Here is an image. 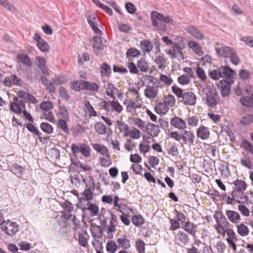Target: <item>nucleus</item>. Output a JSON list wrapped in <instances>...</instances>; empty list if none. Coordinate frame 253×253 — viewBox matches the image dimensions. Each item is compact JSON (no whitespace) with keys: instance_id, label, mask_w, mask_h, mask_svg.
<instances>
[{"instance_id":"nucleus-53","label":"nucleus","mask_w":253,"mask_h":253,"mask_svg":"<svg viewBox=\"0 0 253 253\" xmlns=\"http://www.w3.org/2000/svg\"><path fill=\"white\" fill-rule=\"evenodd\" d=\"M140 52L134 47L129 48L126 52V57H135L140 55Z\"/></svg>"},{"instance_id":"nucleus-23","label":"nucleus","mask_w":253,"mask_h":253,"mask_svg":"<svg viewBox=\"0 0 253 253\" xmlns=\"http://www.w3.org/2000/svg\"><path fill=\"white\" fill-rule=\"evenodd\" d=\"M10 170L14 174L18 177L23 175L25 172V169L16 163L12 164L10 166Z\"/></svg>"},{"instance_id":"nucleus-7","label":"nucleus","mask_w":253,"mask_h":253,"mask_svg":"<svg viewBox=\"0 0 253 253\" xmlns=\"http://www.w3.org/2000/svg\"><path fill=\"white\" fill-rule=\"evenodd\" d=\"M151 16L153 17L155 19H158L160 21H163L166 24L173 25V20L169 15L165 16L163 13L153 11L151 12Z\"/></svg>"},{"instance_id":"nucleus-10","label":"nucleus","mask_w":253,"mask_h":253,"mask_svg":"<svg viewBox=\"0 0 253 253\" xmlns=\"http://www.w3.org/2000/svg\"><path fill=\"white\" fill-rule=\"evenodd\" d=\"M4 85L8 87L12 85L21 86L22 81L15 75H11L6 77V80L4 81Z\"/></svg>"},{"instance_id":"nucleus-34","label":"nucleus","mask_w":253,"mask_h":253,"mask_svg":"<svg viewBox=\"0 0 253 253\" xmlns=\"http://www.w3.org/2000/svg\"><path fill=\"white\" fill-rule=\"evenodd\" d=\"M118 248V246L114 241L109 240L106 244V251L109 253H115Z\"/></svg>"},{"instance_id":"nucleus-21","label":"nucleus","mask_w":253,"mask_h":253,"mask_svg":"<svg viewBox=\"0 0 253 253\" xmlns=\"http://www.w3.org/2000/svg\"><path fill=\"white\" fill-rule=\"evenodd\" d=\"M111 218L110 220L109 225L108 227L107 230L108 233H113L115 232L116 229L115 227L117 226L118 221L117 215L114 214L112 212H110Z\"/></svg>"},{"instance_id":"nucleus-33","label":"nucleus","mask_w":253,"mask_h":253,"mask_svg":"<svg viewBox=\"0 0 253 253\" xmlns=\"http://www.w3.org/2000/svg\"><path fill=\"white\" fill-rule=\"evenodd\" d=\"M137 66L138 69H140L142 72H146L148 71L149 69L148 64L145 61L144 58H141L138 60L137 62Z\"/></svg>"},{"instance_id":"nucleus-16","label":"nucleus","mask_w":253,"mask_h":253,"mask_svg":"<svg viewBox=\"0 0 253 253\" xmlns=\"http://www.w3.org/2000/svg\"><path fill=\"white\" fill-rule=\"evenodd\" d=\"M83 83L84 89L92 92H97L99 90V85L96 83L84 80Z\"/></svg>"},{"instance_id":"nucleus-44","label":"nucleus","mask_w":253,"mask_h":253,"mask_svg":"<svg viewBox=\"0 0 253 253\" xmlns=\"http://www.w3.org/2000/svg\"><path fill=\"white\" fill-rule=\"evenodd\" d=\"M178 236L179 241L184 246L186 245L189 243V237L185 232L179 231L178 233Z\"/></svg>"},{"instance_id":"nucleus-26","label":"nucleus","mask_w":253,"mask_h":253,"mask_svg":"<svg viewBox=\"0 0 253 253\" xmlns=\"http://www.w3.org/2000/svg\"><path fill=\"white\" fill-rule=\"evenodd\" d=\"M213 217L215 219L217 225H223V224L227 221L225 216L221 211H216Z\"/></svg>"},{"instance_id":"nucleus-15","label":"nucleus","mask_w":253,"mask_h":253,"mask_svg":"<svg viewBox=\"0 0 253 253\" xmlns=\"http://www.w3.org/2000/svg\"><path fill=\"white\" fill-rule=\"evenodd\" d=\"M234 50V48L233 47L225 46L216 48V51L218 55L224 58H229Z\"/></svg>"},{"instance_id":"nucleus-51","label":"nucleus","mask_w":253,"mask_h":253,"mask_svg":"<svg viewBox=\"0 0 253 253\" xmlns=\"http://www.w3.org/2000/svg\"><path fill=\"white\" fill-rule=\"evenodd\" d=\"M40 108L46 111L51 110L53 108V104L50 101H43L40 104Z\"/></svg>"},{"instance_id":"nucleus-37","label":"nucleus","mask_w":253,"mask_h":253,"mask_svg":"<svg viewBox=\"0 0 253 253\" xmlns=\"http://www.w3.org/2000/svg\"><path fill=\"white\" fill-rule=\"evenodd\" d=\"M118 243L124 250L128 249L130 247V243L129 239L124 238H118L117 240Z\"/></svg>"},{"instance_id":"nucleus-56","label":"nucleus","mask_w":253,"mask_h":253,"mask_svg":"<svg viewBox=\"0 0 253 253\" xmlns=\"http://www.w3.org/2000/svg\"><path fill=\"white\" fill-rule=\"evenodd\" d=\"M59 114L62 117V118L65 120L69 119V112L64 106H59Z\"/></svg>"},{"instance_id":"nucleus-43","label":"nucleus","mask_w":253,"mask_h":253,"mask_svg":"<svg viewBox=\"0 0 253 253\" xmlns=\"http://www.w3.org/2000/svg\"><path fill=\"white\" fill-rule=\"evenodd\" d=\"M80 148V152L84 157L90 156L91 149L88 145L85 143H82Z\"/></svg>"},{"instance_id":"nucleus-11","label":"nucleus","mask_w":253,"mask_h":253,"mask_svg":"<svg viewBox=\"0 0 253 253\" xmlns=\"http://www.w3.org/2000/svg\"><path fill=\"white\" fill-rule=\"evenodd\" d=\"M146 128L148 134L152 137L158 136L160 132L159 126L150 122L146 125Z\"/></svg>"},{"instance_id":"nucleus-63","label":"nucleus","mask_w":253,"mask_h":253,"mask_svg":"<svg viewBox=\"0 0 253 253\" xmlns=\"http://www.w3.org/2000/svg\"><path fill=\"white\" fill-rule=\"evenodd\" d=\"M60 205L63 208L67 210V211H72L74 209L73 205L68 201L61 203Z\"/></svg>"},{"instance_id":"nucleus-40","label":"nucleus","mask_w":253,"mask_h":253,"mask_svg":"<svg viewBox=\"0 0 253 253\" xmlns=\"http://www.w3.org/2000/svg\"><path fill=\"white\" fill-rule=\"evenodd\" d=\"M91 234L93 237L98 236L101 237L103 234V230L102 227L97 225L93 226L90 229Z\"/></svg>"},{"instance_id":"nucleus-29","label":"nucleus","mask_w":253,"mask_h":253,"mask_svg":"<svg viewBox=\"0 0 253 253\" xmlns=\"http://www.w3.org/2000/svg\"><path fill=\"white\" fill-rule=\"evenodd\" d=\"M86 206H87V210L90 211L89 214L91 216H96L98 214L99 208L96 204L88 202L86 203Z\"/></svg>"},{"instance_id":"nucleus-19","label":"nucleus","mask_w":253,"mask_h":253,"mask_svg":"<svg viewBox=\"0 0 253 253\" xmlns=\"http://www.w3.org/2000/svg\"><path fill=\"white\" fill-rule=\"evenodd\" d=\"M183 137L182 139L184 144H187L188 143L193 144L194 142L195 135L190 131L184 130L183 131Z\"/></svg>"},{"instance_id":"nucleus-8","label":"nucleus","mask_w":253,"mask_h":253,"mask_svg":"<svg viewBox=\"0 0 253 253\" xmlns=\"http://www.w3.org/2000/svg\"><path fill=\"white\" fill-rule=\"evenodd\" d=\"M226 81L224 80H220L218 82L217 85L220 87L221 95L222 97H225L229 95L230 94L231 85L228 84Z\"/></svg>"},{"instance_id":"nucleus-5","label":"nucleus","mask_w":253,"mask_h":253,"mask_svg":"<svg viewBox=\"0 0 253 253\" xmlns=\"http://www.w3.org/2000/svg\"><path fill=\"white\" fill-rule=\"evenodd\" d=\"M240 102L243 106L253 108V90L252 88L249 90V93L240 98Z\"/></svg>"},{"instance_id":"nucleus-52","label":"nucleus","mask_w":253,"mask_h":253,"mask_svg":"<svg viewBox=\"0 0 253 253\" xmlns=\"http://www.w3.org/2000/svg\"><path fill=\"white\" fill-rule=\"evenodd\" d=\"M136 248L138 253H145V243L141 240L135 241Z\"/></svg>"},{"instance_id":"nucleus-36","label":"nucleus","mask_w":253,"mask_h":253,"mask_svg":"<svg viewBox=\"0 0 253 253\" xmlns=\"http://www.w3.org/2000/svg\"><path fill=\"white\" fill-rule=\"evenodd\" d=\"M40 127L42 131L47 134H51L53 132V127L48 123H42L40 125Z\"/></svg>"},{"instance_id":"nucleus-32","label":"nucleus","mask_w":253,"mask_h":253,"mask_svg":"<svg viewBox=\"0 0 253 253\" xmlns=\"http://www.w3.org/2000/svg\"><path fill=\"white\" fill-rule=\"evenodd\" d=\"M116 211L122 213V215H124L126 216H130V213L133 212L132 209L125 204H123Z\"/></svg>"},{"instance_id":"nucleus-2","label":"nucleus","mask_w":253,"mask_h":253,"mask_svg":"<svg viewBox=\"0 0 253 253\" xmlns=\"http://www.w3.org/2000/svg\"><path fill=\"white\" fill-rule=\"evenodd\" d=\"M0 229L6 235L13 237L19 231V225L16 222L7 220L1 226Z\"/></svg>"},{"instance_id":"nucleus-28","label":"nucleus","mask_w":253,"mask_h":253,"mask_svg":"<svg viewBox=\"0 0 253 253\" xmlns=\"http://www.w3.org/2000/svg\"><path fill=\"white\" fill-rule=\"evenodd\" d=\"M84 80H76L70 83V87L75 91H80L84 90L83 84Z\"/></svg>"},{"instance_id":"nucleus-12","label":"nucleus","mask_w":253,"mask_h":253,"mask_svg":"<svg viewBox=\"0 0 253 253\" xmlns=\"http://www.w3.org/2000/svg\"><path fill=\"white\" fill-rule=\"evenodd\" d=\"M196 134L197 137L202 140H206L210 137L209 128L204 126H200L197 130Z\"/></svg>"},{"instance_id":"nucleus-1","label":"nucleus","mask_w":253,"mask_h":253,"mask_svg":"<svg viewBox=\"0 0 253 253\" xmlns=\"http://www.w3.org/2000/svg\"><path fill=\"white\" fill-rule=\"evenodd\" d=\"M205 90H207L205 92L207 105L212 108L215 107L218 104L220 99L216 89L211 86H207Z\"/></svg>"},{"instance_id":"nucleus-17","label":"nucleus","mask_w":253,"mask_h":253,"mask_svg":"<svg viewBox=\"0 0 253 253\" xmlns=\"http://www.w3.org/2000/svg\"><path fill=\"white\" fill-rule=\"evenodd\" d=\"M185 30L190 35L196 39L202 40L203 38V35L201 33L200 30L194 27V26L190 25L186 27Z\"/></svg>"},{"instance_id":"nucleus-41","label":"nucleus","mask_w":253,"mask_h":253,"mask_svg":"<svg viewBox=\"0 0 253 253\" xmlns=\"http://www.w3.org/2000/svg\"><path fill=\"white\" fill-rule=\"evenodd\" d=\"M233 184L235 186L236 189L242 191H245L247 186L245 181L238 179L234 181Z\"/></svg>"},{"instance_id":"nucleus-60","label":"nucleus","mask_w":253,"mask_h":253,"mask_svg":"<svg viewBox=\"0 0 253 253\" xmlns=\"http://www.w3.org/2000/svg\"><path fill=\"white\" fill-rule=\"evenodd\" d=\"M93 41L94 42V47L100 50L103 49V48L101 47V45L103 44L101 37L98 36H95L93 37Z\"/></svg>"},{"instance_id":"nucleus-14","label":"nucleus","mask_w":253,"mask_h":253,"mask_svg":"<svg viewBox=\"0 0 253 253\" xmlns=\"http://www.w3.org/2000/svg\"><path fill=\"white\" fill-rule=\"evenodd\" d=\"M225 213L229 220L233 223L237 224L241 220V216L237 211L232 210H226Z\"/></svg>"},{"instance_id":"nucleus-13","label":"nucleus","mask_w":253,"mask_h":253,"mask_svg":"<svg viewBox=\"0 0 253 253\" xmlns=\"http://www.w3.org/2000/svg\"><path fill=\"white\" fill-rule=\"evenodd\" d=\"M170 123L171 126L179 129H183L186 127L185 121L178 117L171 118Z\"/></svg>"},{"instance_id":"nucleus-59","label":"nucleus","mask_w":253,"mask_h":253,"mask_svg":"<svg viewBox=\"0 0 253 253\" xmlns=\"http://www.w3.org/2000/svg\"><path fill=\"white\" fill-rule=\"evenodd\" d=\"M37 46L42 52H47L49 49L48 43L45 41H42L40 43H37Z\"/></svg>"},{"instance_id":"nucleus-64","label":"nucleus","mask_w":253,"mask_h":253,"mask_svg":"<svg viewBox=\"0 0 253 253\" xmlns=\"http://www.w3.org/2000/svg\"><path fill=\"white\" fill-rule=\"evenodd\" d=\"M59 126L62 130L67 134L69 133V129L67 126V122L63 119H59L58 120Z\"/></svg>"},{"instance_id":"nucleus-24","label":"nucleus","mask_w":253,"mask_h":253,"mask_svg":"<svg viewBox=\"0 0 253 253\" xmlns=\"http://www.w3.org/2000/svg\"><path fill=\"white\" fill-rule=\"evenodd\" d=\"M165 103H158L156 105L155 111L157 114H166L169 111V108Z\"/></svg>"},{"instance_id":"nucleus-46","label":"nucleus","mask_w":253,"mask_h":253,"mask_svg":"<svg viewBox=\"0 0 253 253\" xmlns=\"http://www.w3.org/2000/svg\"><path fill=\"white\" fill-rule=\"evenodd\" d=\"M26 127L27 129L33 134L40 136L41 133L38 129L32 124V123H28L26 124Z\"/></svg>"},{"instance_id":"nucleus-55","label":"nucleus","mask_w":253,"mask_h":253,"mask_svg":"<svg viewBox=\"0 0 253 253\" xmlns=\"http://www.w3.org/2000/svg\"><path fill=\"white\" fill-rule=\"evenodd\" d=\"M168 132H166L169 136L175 140L179 141L180 139H182V137H183V132H182L180 134H179L177 131H171L169 132L170 130H167Z\"/></svg>"},{"instance_id":"nucleus-31","label":"nucleus","mask_w":253,"mask_h":253,"mask_svg":"<svg viewBox=\"0 0 253 253\" xmlns=\"http://www.w3.org/2000/svg\"><path fill=\"white\" fill-rule=\"evenodd\" d=\"M158 92V89H155L154 86H149L144 90L145 96L148 98H154Z\"/></svg>"},{"instance_id":"nucleus-35","label":"nucleus","mask_w":253,"mask_h":253,"mask_svg":"<svg viewBox=\"0 0 253 253\" xmlns=\"http://www.w3.org/2000/svg\"><path fill=\"white\" fill-rule=\"evenodd\" d=\"M132 223L136 226H139L144 223V219L140 215H134L131 218Z\"/></svg>"},{"instance_id":"nucleus-6","label":"nucleus","mask_w":253,"mask_h":253,"mask_svg":"<svg viewBox=\"0 0 253 253\" xmlns=\"http://www.w3.org/2000/svg\"><path fill=\"white\" fill-rule=\"evenodd\" d=\"M35 64L41 69L43 74L47 76L49 75V73L46 66V61L44 57L42 56L36 57Z\"/></svg>"},{"instance_id":"nucleus-62","label":"nucleus","mask_w":253,"mask_h":253,"mask_svg":"<svg viewBox=\"0 0 253 253\" xmlns=\"http://www.w3.org/2000/svg\"><path fill=\"white\" fill-rule=\"evenodd\" d=\"M110 105L111 106L112 109L118 113L121 112L123 110L122 106L118 101H112L110 102Z\"/></svg>"},{"instance_id":"nucleus-27","label":"nucleus","mask_w":253,"mask_h":253,"mask_svg":"<svg viewBox=\"0 0 253 253\" xmlns=\"http://www.w3.org/2000/svg\"><path fill=\"white\" fill-rule=\"evenodd\" d=\"M111 67L107 63H103L100 66V73L102 76H109L111 74Z\"/></svg>"},{"instance_id":"nucleus-47","label":"nucleus","mask_w":253,"mask_h":253,"mask_svg":"<svg viewBox=\"0 0 253 253\" xmlns=\"http://www.w3.org/2000/svg\"><path fill=\"white\" fill-rule=\"evenodd\" d=\"M253 123V115L248 114L241 119L240 123L244 126L249 125Z\"/></svg>"},{"instance_id":"nucleus-42","label":"nucleus","mask_w":253,"mask_h":253,"mask_svg":"<svg viewBox=\"0 0 253 253\" xmlns=\"http://www.w3.org/2000/svg\"><path fill=\"white\" fill-rule=\"evenodd\" d=\"M141 47L146 52H149L152 49L153 45L148 40H143L140 42Z\"/></svg>"},{"instance_id":"nucleus-30","label":"nucleus","mask_w":253,"mask_h":253,"mask_svg":"<svg viewBox=\"0 0 253 253\" xmlns=\"http://www.w3.org/2000/svg\"><path fill=\"white\" fill-rule=\"evenodd\" d=\"M93 148L97 152L100 153L102 155H105L109 157L108 155V150L107 148L104 145L95 143L92 145Z\"/></svg>"},{"instance_id":"nucleus-9","label":"nucleus","mask_w":253,"mask_h":253,"mask_svg":"<svg viewBox=\"0 0 253 253\" xmlns=\"http://www.w3.org/2000/svg\"><path fill=\"white\" fill-rule=\"evenodd\" d=\"M183 103L186 105H194L196 102V97L194 93L190 91L184 92L182 97Z\"/></svg>"},{"instance_id":"nucleus-57","label":"nucleus","mask_w":253,"mask_h":253,"mask_svg":"<svg viewBox=\"0 0 253 253\" xmlns=\"http://www.w3.org/2000/svg\"><path fill=\"white\" fill-rule=\"evenodd\" d=\"M242 147L251 154H253V145L247 139L243 140L242 142Z\"/></svg>"},{"instance_id":"nucleus-25","label":"nucleus","mask_w":253,"mask_h":253,"mask_svg":"<svg viewBox=\"0 0 253 253\" xmlns=\"http://www.w3.org/2000/svg\"><path fill=\"white\" fill-rule=\"evenodd\" d=\"M237 233L242 237H244L249 234V229L248 227L243 223L236 225Z\"/></svg>"},{"instance_id":"nucleus-48","label":"nucleus","mask_w":253,"mask_h":253,"mask_svg":"<svg viewBox=\"0 0 253 253\" xmlns=\"http://www.w3.org/2000/svg\"><path fill=\"white\" fill-rule=\"evenodd\" d=\"M251 87H248L242 89L239 87V85H238L236 88L235 89V93L237 96H241V97L244 96L247 94V93H249V90L251 89Z\"/></svg>"},{"instance_id":"nucleus-58","label":"nucleus","mask_w":253,"mask_h":253,"mask_svg":"<svg viewBox=\"0 0 253 253\" xmlns=\"http://www.w3.org/2000/svg\"><path fill=\"white\" fill-rule=\"evenodd\" d=\"M196 74L202 81H205L207 78L205 71L200 66L196 68Z\"/></svg>"},{"instance_id":"nucleus-3","label":"nucleus","mask_w":253,"mask_h":253,"mask_svg":"<svg viewBox=\"0 0 253 253\" xmlns=\"http://www.w3.org/2000/svg\"><path fill=\"white\" fill-rule=\"evenodd\" d=\"M89 178L91 182V185L90 187L85 189L82 194L81 198H79V202L80 203L84 202V201H89L92 200L93 198V191L95 190V183L93 177L89 176Z\"/></svg>"},{"instance_id":"nucleus-39","label":"nucleus","mask_w":253,"mask_h":253,"mask_svg":"<svg viewBox=\"0 0 253 253\" xmlns=\"http://www.w3.org/2000/svg\"><path fill=\"white\" fill-rule=\"evenodd\" d=\"M18 102H11L9 104V109L11 111L14 112L15 114L20 115L22 114V108H20Z\"/></svg>"},{"instance_id":"nucleus-4","label":"nucleus","mask_w":253,"mask_h":253,"mask_svg":"<svg viewBox=\"0 0 253 253\" xmlns=\"http://www.w3.org/2000/svg\"><path fill=\"white\" fill-rule=\"evenodd\" d=\"M220 68L222 77L225 79V82L228 84H232L234 83L233 77L236 75L235 71L228 66H221Z\"/></svg>"},{"instance_id":"nucleus-54","label":"nucleus","mask_w":253,"mask_h":253,"mask_svg":"<svg viewBox=\"0 0 253 253\" xmlns=\"http://www.w3.org/2000/svg\"><path fill=\"white\" fill-rule=\"evenodd\" d=\"M177 81L181 85H186L190 83L191 80L186 75H182L177 78Z\"/></svg>"},{"instance_id":"nucleus-18","label":"nucleus","mask_w":253,"mask_h":253,"mask_svg":"<svg viewBox=\"0 0 253 253\" xmlns=\"http://www.w3.org/2000/svg\"><path fill=\"white\" fill-rule=\"evenodd\" d=\"M151 21L152 26L157 28L159 33L165 32L167 31L166 23L163 21L155 19L153 17H151Z\"/></svg>"},{"instance_id":"nucleus-45","label":"nucleus","mask_w":253,"mask_h":253,"mask_svg":"<svg viewBox=\"0 0 253 253\" xmlns=\"http://www.w3.org/2000/svg\"><path fill=\"white\" fill-rule=\"evenodd\" d=\"M209 76L214 80H217L221 78L222 73H221L220 68L218 70L214 69L211 70L209 72Z\"/></svg>"},{"instance_id":"nucleus-49","label":"nucleus","mask_w":253,"mask_h":253,"mask_svg":"<svg viewBox=\"0 0 253 253\" xmlns=\"http://www.w3.org/2000/svg\"><path fill=\"white\" fill-rule=\"evenodd\" d=\"M155 63L158 65L159 68L165 69L166 60L163 56H158L155 59Z\"/></svg>"},{"instance_id":"nucleus-22","label":"nucleus","mask_w":253,"mask_h":253,"mask_svg":"<svg viewBox=\"0 0 253 253\" xmlns=\"http://www.w3.org/2000/svg\"><path fill=\"white\" fill-rule=\"evenodd\" d=\"M17 59L25 66L28 67L33 65V62L27 54H18L17 55Z\"/></svg>"},{"instance_id":"nucleus-38","label":"nucleus","mask_w":253,"mask_h":253,"mask_svg":"<svg viewBox=\"0 0 253 253\" xmlns=\"http://www.w3.org/2000/svg\"><path fill=\"white\" fill-rule=\"evenodd\" d=\"M229 58H230L231 63L235 65H237L240 63V58L235 49L232 51V52L231 53V55Z\"/></svg>"},{"instance_id":"nucleus-61","label":"nucleus","mask_w":253,"mask_h":253,"mask_svg":"<svg viewBox=\"0 0 253 253\" xmlns=\"http://www.w3.org/2000/svg\"><path fill=\"white\" fill-rule=\"evenodd\" d=\"M188 125L191 126H196L198 124V119L196 116L188 117L187 118Z\"/></svg>"},{"instance_id":"nucleus-20","label":"nucleus","mask_w":253,"mask_h":253,"mask_svg":"<svg viewBox=\"0 0 253 253\" xmlns=\"http://www.w3.org/2000/svg\"><path fill=\"white\" fill-rule=\"evenodd\" d=\"M94 129L96 132L100 135H104L107 133V130H111L110 128H107L106 126L101 122H97L94 125Z\"/></svg>"},{"instance_id":"nucleus-50","label":"nucleus","mask_w":253,"mask_h":253,"mask_svg":"<svg viewBox=\"0 0 253 253\" xmlns=\"http://www.w3.org/2000/svg\"><path fill=\"white\" fill-rule=\"evenodd\" d=\"M164 103L169 106H172L175 103V99L173 95L169 94L167 96H164Z\"/></svg>"}]
</instances>
